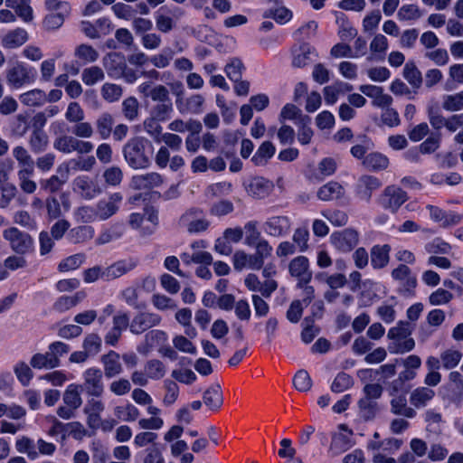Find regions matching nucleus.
Here are the masks:
<instances>
[{
  "label": "nucleus",
  "mask_w": 463,
  "mask_h": 463,
  "mask_svg": "<svg viewBox=\"0 0 463 463\" xmlns=\"http://www.w3.org/2000/svg\"><path fill=\"white\" fill-rule=\"evenodd\" d=\"M153 146L145 137L129 139L123 147V155L128 165L134 169H144L150 165Z\"/></svg>",
  "instance_id": "1"
},
{
  "label": "nucleus",
  "mask_w": 463,
  "mask_h": 463,
  "mask_svg": "<svg viewBox=\"0 0 463 463\" xmlns=\"http://www.w3.org/2000/svg\"><path fill=\"white\" fill-rule=\"evenodd\" d=\"M411 326L408 322L400 321L388 331V338L392 343L388 349L392 354H404L411 351L415 346L414 340L410 336Z\"/></svg>",
  "instance_id": "2"
},
{
  "label": "nucleus",
  "mask_w": 463,
  "mask_h": 463,
  "mask_svg": "<svg viewBox=\"0 0 463 463\" xmlns=\"http://www.w3.org/2000/svg\"><path fill=\"white\" fill-rule=\"evenodd\" d=\"M379 433L375 432L373 439L368 442V449L373 451V463H397V461L389 457L399 450L402 441L394 438L379 440Z\"/></svg>",
  "instance_id": "3"
},
{
  "label": "nucleus",
  "mask_w": 463,
  "mask_h": 463,
  "mask_svg": "<svg viewBox=\"0 0 463 463\" xmlns=\"http://www.w3.org/2000/svg\"><path fill=\"white\" fill-rule=\"evenodd\" d=\"M334 249L341 253H348L353 250L359 242V233L351 228L335 232L329 238Z\"/></svg>",
  "instance_id": "4"
},
{
  "label": "nucleus",
  "mask_w": 463,
  "mask_h": 463,
  "mask_svg": "<svg viewBox=\"0 0 463 463\" xmlns=\"http://www.w3.org/2000/svg\"><path fill=\"white\" fill-rule=\"evenodd\" d=\"M407 199V194L402 188L395 185H389L380 194L378 203L383 209L395 213Z\"/></svg>",
  "instance_id": "5"
},
{
  "label": "nucleus",
  "mask_w": 463,
  "mask_h": 463,
  "mask_svg": "<svg viewBox=\"0 0 463 463\" xmlns=\"http://www.w3.org/2000/svg\"><path fill=\"white\" fill-rule=\"evenodd\" d=\"M34 73L33 68L28 67L23 62H17L7 71L6 81L12 88L20 89L33 81Z\"/></svg>",
  "instance_id": "6"
},
{
  "label": "nucleus",
  "mask_w": 463,
  "mask_h": 463,
  "mask_svg": "<svg viewBox=\"0 0 463 463\" xmlns=\"http://www.w3.org/2000/svg\"><path fill=\"white\" fill-rule=\"evenodd\" d=\"M83 387L88 395L99 397L104 392L103 374L100 369L90 367L82 373Z\"/></svg>",
  "instance_id": "7"
},
{
  "label": "nucleus",
  "mask_w": 463,
  "mask_h": 463,
  "mask_svg": "<svg viewBox=\"0 0 463 463\" xmlns=\"http://www.w3.org/2000/svg\"><path fill=\"white\" fill-rule=\"evenodd\" d=\"M3 236L9 241L11 248L17 253L24 254L33 248V239L15 227L6 229Z\"/></svg>",
  "instance_id": "8"
},
{
  "label": "nucleus",
  "mask_w": 463,
  "mask_h": 463,
  "mask_svg": "<svg viewBox=\"0 0 463 463\" xmlns=\"http://www.w3.org/2000/svg\"><path fill=\"white\" fill-rule=\"evenodd\" d=\"M358 90L371 99L373 107L385 109L392 105V98L383 91V87L373 84L360 85Z\"/></svg>",
  "instance_id": "9"
},
{
  "label": "nucleus",
  "mask_w": 463,
  "mask_h": 463,
  "mask_svg": "<svg viewBox=\"0 0 463 463\" xmlns=\"http://www.w3.org/2000/svg\"><path fill=\"white\" fill-rule=\"evenodd\" d=\"M123 196L119 193H113L107 198L99 200L96 204L99 221H106L118 211Z\"/></svg>",
  "instance_id": "10"
},
{
  "label": "nucleus",
  "mask_w": 463,
  "mask_h": 463,
  "mask_svg": "<svg viewBox=\"0 0 463 463\" xmlns=\"http://www.w3.org/2000/svg\"><path fill=\"white\" fill-rule=\"evenodd\" d=\"M162 317L154 312H141L134 317L129 325V330L135 335H140L145 331L161 324Z\"/></svg>",
  "instance_id": "11"
},
{
  "label": "nucleus",
  "mask_w": 463,
  "mask_h": 463,
  "mask_svg": "<svg viewBox=\"0 0 463 463\" xmlns=\"http://www.w3.org/2000/svg\"><path fill=\"white\" fill-rule=\"evenodd\" d=\"M289 273L298 280V285L307 284L312 278L308 259L305 256L294 258L288 265Z\"/></svg>",
  "instance_id": "12"
},
{
  "label": "nucleus",
  "mask_w": 463,
  "mask_h": 463,
  "mask_svg": "<svg viewBox=\"0 0 463 463\" xmlns=\"http://www.w3.org/2000/svg\"><path fill=\"white\" fill-rule=\"evenodd\" d=\"M291 222L289 218L283 215L271 216L268 218L262 225L265 233L272 237L286 235L289 232Z\"/></svg>",
  "instance_id": "13"
},
{
  "label": "nucleus",
  "mask_w": 463,
  "mask_h": 463,
  "mask_svg": "<svg viewBox=\"0 0 463 463\" xmlns=\"http://www.w3.org/2000/svg\"><path fill=\"white\" fill-rule=\"evenodd\" d=\"M167 341L168 335L165 331L154 329L146 334L144 343L139 345L137 349L139 354L146 355L154 348L164 347Z\"/></svg>",
  "instance_id": "14"
},
{
  "label": "nucleus",
  "mask_w": 463,
  "mask_h": 463,
  "mask_svg": "<svg viewBox=\"0 0 463 463\" xmlns=\"http://www.w3.org/2000/svg\"><path fill=\"white\" fill-rule=\"evenodd\" d=\"M338 430L339 431L333 434L330 444V451L335 455L343 453L353 446L352 430L344 424L339 425Z\"/></svg>",
  "instance_id": "15"
},
{
  "label": "nucleus",
  "mask_w": 463,
  "mask_h": 463,
  "mask_svg": "<svg viewBox=\"0 0 463 463\" xmlns=\"http://www.w3.org/2000/svg\"><path fill=\"white\" fill-rule=\"evenodd\" d=\"M181 222L191 233L203 232L209 226V222L203 217V212L199 209H192L186 212L182 216Z\"/></svg>",
  "instance_id": "16"
},
{
  "label": "nucleus",
  "mask_w": 463,
  "mask_h": 463,
  "mask_svg": "<svg viewBox=\"0 0 463 463\" xmlns=\"http://www.w3.org/2000/svg\"><path fill=\"white\" fill-rule=\"evenodd\" d=\"M382 186L381 181L373 175L361 176L356 184V194L360 200L370 202L372 194L374 191Z\"/></svg>",
  "instance_id": "17"
},
{
  "label": "nucleus",
  "mask_w": 463,
  "mask_h": 463,
  "mask_svg": "<svg viewBox=\"0 0 463 463\" xmlns=\"http://www.w3.org/2000/svg\"><path fill=\"white\" fill-rule=\"evenodd\" d=\"M203 103L204 98L200 94H194L186 99L178 97L175 100L176 109L182 115L200 114Z\"/></svg>",
  "instance_id": "18"
},
{
  "label": "nucleus",
  "mask_w": 463,
  "mask_h": 463,
  "mask_svg": "<svg viewBox=\"0 0 463 463\" xmlns=\"http://www.w3.org/2000/svg\"><path fill=\"white\" fill-rule=\"evenodd\" d=\"M274 188V184L260 176L253 177L250 180L246 186V191L249 195L257 198L264 199L268 197Z\"/></svg>",
  "instance_id": "19"
},
{
  "label": "nucleus",
  "mask_w": 463,
  "mask_h": 463,
  "mask_svg": "<svg viewBox=\"0 0 463 463\" xmlns=\"http://www.w3.org/2000/svg\"><path fill=\"white\" fill-rule=\"evenodd\" d=\"M28 40V32L24 28L17 27L9 30L3 35L1 45L5 49H16L24 45Z\"/></svg>",
  "instance_id": "20"
},
{
  "label": "nucleus",
  "mask_w": 463,
  "mask_h": 463,
  "mask_svg": "<svg viewBox=\"0 0 463 463\" xmlns=\"http://www.w3.org/2000/svg\"><path fill=\"white\" fill-rule=\"evenodd\" d=\"M435 391L425 386H419L413 389L410 393V403L412 408L422 409L427 407L435 397Z\"/></svg>",
  "instance_id": "21"
},
{
  "label": "nucleus",
  "mask_w": 463,
  "mask_h": 463,
  "mask_svg": "<svg viewBox=\"0 0 463 463\" xmlns=\"http://www.w3.org/2000/svg\"><path fill=\"white\" fill-rule=\"evenodd\" d=\"M101 363L106 377L112 378L123 373V365L119 354L109 351L101 356Z\"/></svg>",
  "instance_id": "22"
},
{
  "label": "nucleus",
  "mask_w": 463,
  "mask_h": 463,
  "mask_svg": "<svg viewBox=\"0 0 463 463\" xmlns=\"http://www.w3.org/2000/svg\"><path fill=\"white\" fill-rule=\"evenodd\" d=\"M72 186L74 192L89 200L94 198L99 193L94 182L86 175L76 177L73 180Z\"/></svg>",
  "instance_id": "23"
},
{
  "label": "nucleus",
  "mask_w": 463,
  "mask_h": 463,
  "mask_svg": "<svg viewBox=\"0 0 463 463\" xmlns=\"http://www.w3.org/2000/svg\"><path fill=\"white\" fill-rule=\"evenodd\" d=\"M233 267L236 270L244 269L259 270L262 268L254 254H248L244 250H237L232 256Z\"/></svg>",
  "instance_id": "24"
},
{
  "label": "nucleus",
  "mask_w": 463,
  "mask_h": 463,
  "mask_svg": "<svg viewBox=\"0 0 463 463\" xmlns=\"http://www.w3.org/2000/svg\"><path fill=\"white\" fill-rule=\"evenodd\" d=\"M388 49V39L383 34H375L369 45L370 55L368 56L367 60L383 61L385 58Z\"/></svg>",
  "instance_id": "25"
},
{
  "label": "nucleus",
  "mask_w": 463,
  "mask_h": 463,
  "mask_svg": "<svg viewBox=\"0 0 463 463\" xmlns=\"http://www.w3.org/2000/svg\"><path fill=\"white\" fill-rule=\"evenodd\" d=\"M137 263L133 260H118L104 269L105 280L118 279L131 271Z\"/></svg>",
  "instance_id": "26"
},
{
  "label": "nucleus",
  "mask_w": 463,
  "mask_h": 463,
  "mask_svg": "<svg viewBox=\"0 0 463 463\" xmlns=\"http://www.w3.org/2000/svg\"><path fill=\"white\" fill-rule=\"evenodd\" d=\"M292 120L296 125L310 124V118L302 114L301 110L292 103H287L279 114V121Z\"/></svg>",
  "instance_id": "27"
},
{
  "label": "nucleus",
  "mask_w": 463,
  "mask_h": 463,
  "mask_svg": "<svg viewBox=\"0 0 463 463\" xmlns=\"http://www.w3.org/2000/svg\"><path fill=\"white\" fill-rule=\"evenodd\" d=\"M163 183L162 176L157 173H147L137 175L132 178V186L136 189H152L159 186Z\"/></svg>",
  "instance_id": "28"
},
{
  "label": "nucleus",
  "mask_w": 463,
  "mask_h": 463,
  "mask_svg": "<svg viewBox=\"0 0 463 463\" xmlns=\"http://www.w3.org/2000/svg\"><path fill=\"white\" fill-rule=\"evenodd\" d=\"M103 65L111 77H119L125 68V59L120 53L111 52L103 59Z\"/></svg>",
  "instance_id": "29"
},
{
  "label": "nucleus",
  "mask_w": 463,
  "mask_h": 463,
  "mask_svg": "<svg viewBox=\"0 0 463 463\" xmlns=\"http://www.w3.org/2000/svg\"><path fill=\"white\" fill-rule=\"evenodd\" d=\"M203 403L211 411H218L223 403L222 392L219 384L207 388L203 395Z\"/></svg>",
  "instance_id": "30"
},
{
  "label": "nucleus",
  "mask_w": 463,
  "mask_h": 463,
  "mask_svg": "<svg viewBox=\"0 0 463 463\" xmlns=\"http://www.w3.org/2000/svg\"><path fill=\"white\" fill-rule=\"evenodd\" d=\"M391 247L388 244L374 245L371 249V265L373 269H383L389 263Z\"/></svg>",
  "instance_id": "31"
},
{
  "label": "nucleus",
  "mask_w": 463,
  "mask_h": 463,
  "mask_svg": "<svg viewBox=\"0 0 463 463\" xmlns=\"http://www.w3.org/2000/svg\"><path fill=\"white\" fill-rule=\"evenodd\" d=\"M168 129L173 132L184 133L189 131L191 134H199L202 130V124L196 119L190 118L184 121L180 118H176L171 121L168 126Z\"/></svg>",
  "instance_id": "32"
},
{
  "label": "nucleus",
  "mask_w": 463,
  "mask_h": 463,
  "mask_svg": "<svg viewBox=\"0 0 463 463\" xmlns=\"http://www.w3.org/2000/svg\"><path fill=\"white\" fill-rule=\"evenodd\" d=\"M316 56L315 50L309 44L304 43L293 51L292 64L298 68L306 66Z\"/></svg>",
  "instance_id": "33"
},
{
  "label": "nucleus",
  "mask_w": 463,
  "mask_h": 463,
  "mask_svg": "<svg viewBox=\"0 0 463 463\" xmlns=\"http://www.w3.org/2000/svg\"><path fill=\"white\" fill-rule=\"evenodd\" d=\"M5 5L7 7L14 9L16 14L24 23L33 20V10L30 5V0H5Z\"/></svg>",
  "instance_id": "34"
},
{
  "label": "nucleus",
  "mask_w": 463,
  "mask_h": 463,
  "mask_svg": "<svg viewBox=\"0 0 463 463\" xmlns=\"http://www.w3.org/2000/svg\"><path fill=\"white\" fill-rule=\"evenodd\" d=\"M167 13H171L166 9V7H162L156 14V25L157 30L162 33H168L175 27V21L173 17L167 14ZM173 15L178 17L181 15V12L178 10L172 12Z\"/></svg>",
  "instance_id": "35"
},
{
  "label": "nucleus",
  "mask_w": 463,
  "mask_h": 463,
  "mask_svg": "<svg viewBox=\"0 0 463 463\" xmlns=\"http://www.w3.org/2000/svg\"><path fill=\"white\" fill-rule=\"evenodd\" d=\"M344 187L336 182H329L321 186L317 191V197L322 201H331L343 197Z\"/></svg>",
  "instance_id": "36"
},
{
  "label": "nucleus",
  "mask_w": 463,
  "mask_h": 463,
  "mask_svg": "<svg viewBox=\"0 0 463 463\" xmlns=\"http://www.w3.org/2000/svg\"><path fill=\"white\" fill-rule=\"evenodd\" d=\"M398 360H395L397 362ZM396 373V363H391L382 365L379 369H363L358 371V376L362 381L374 379L377 374L381 373L385 378L392 377Z\"/></svg>",
  "instance_id": "37"
},
{
  "label": "nucleus",
  "mask_w": 463,
  "mask_h": 463,
  "mask_svg": "<svg viewBox=\"0 0 463 463\" xmlns=\"http://www.w3.org/2000/svg\"><path fill=\"white\" fill-rule=\"evenodd\" d=\"M22 104L27 107H39L47 102L46 93L40 89H33L19 96Z\"/></svg>",
  "instance_id": "38"
},
{
  "label": "nucleus",
  "mask_w": 463,
  "mask_h": 463,
  "mask_svg": "<svg viewBox=\"0 0 463 463\" xmlns=\"http://www.w3.org/2000/svg\"><path fill=\"white\" fill-rule=\"evenodd\" d=\"M81 386L76 383H71L67 386L63 393V402L68 407L74 410L80 408L82 404V398L80 395Z\"/></svg>",
  "instance_id": "39"
},
{
  "label": "nucleus",
  "mask_w": 463,
  "mask_h": 463,
  "mask_svg": "<svg viewBox=\"0 0 463 463\" xmlns=\"http://www.w3.org/2000/svg\"><path fill=\"white\" fill-rule=\"evenodd\" d=\"M30 364L35 369H53L59 366L49 349L44 354H34L30 359Z\"/></svg>",
  "instance_id": "40"
},
{
  "label": "nucleus",
  "mask_w": 463,
  "mask_h": 463,
  "mask_svg": "<svg viewBox=\"0 0 463 463\" xmlns=\"http://www.w3.org/2000/svg\"><path fill=\"white\" fill-rule=\"evenodd\" d=\"M392 411L395 414L405 416L407 418H414L416 411L407 405V400L404 395L394 396L391 401Z\"/></svg>",
  "instance_id": "41"
},
{
  "label": "nucleus",
  "mask_w": 463,
  "mask_h": 463,
  "mask_svg": "<svg viewBox=\"0 0 463 463\" xmlns=\"http://www.w3.org/2000/svg\"><path fill=\"white\" fill-rule=\"evenodd\" d=\"M114 414L121 421L132 422L138 419L140 411L134 404L128 402L115 407Z\"/></svg>",
  "instance_id": "42"
},
{
  "label": "nucleus",
  "mask_w": 463,
  "mask_h": 463,
  "mask_svg": "<svg viewBox=\"0 0 463 463\" xmlns=\"http://www.w3.org/2000/svg\"><path fill=\"white\" fill-rule=\"evenodd\" d=\"M336 22L339 25L337 34L342 41H351L355 38L357 30L345 19L344 14H336Z\"/></svg>",
  "instance_id": "43"
},
{
  "label": "nucleus",
  "mask_w": 463,
  "mask_h": 463,
  "mask_svg": "<svg viewBox=\"0 0 463 463\" xmlns=\"http://www.w3.org/2000/svg\"><path fill=\"white\" fill-rule=\"evenodd\" d=\"M13 156L17 161L20 169L26 171H33L34 164L28 151L22 146H16L13 148Z\"/></svg>",
  "instance_id": "44"
},
{
  "label": "nucleus",
  "mask_w": 463,
  "mask_h": 463,
  "mask_svg": "<svg viewBox=\"0 0 463 463\" xmlns=\"http://www.w3.org/2000/svg\"><path fill=\"white\" fill-rule=\"evenodd\" d=\"M364 165L369 169L379 171L387 168L389 159L381 153H371L364 157Z\"/></svg>",
  "instance_id": "45"
},
{
  "label": "nucleus",
  "mask_w": 463,
  "mask_h": 463,
  "mask_svg": "<svg viewBox=\"0 0 463 463\" xmlns=\"http://www.w3.org/2000/svg\"><path fill=\"white\" fill-rule=\"evenodd\" d=\"M352 89V86L348 85L347 83L344 82H337L334 85L326 86L324 89V98L325 101L327 105H333L335 104L339 95L345 90H350Z\"/></svg>",
  "instance_id": "46"
},
{
  "label": "nucleus",
  "mask_w": 463,
  "mask_h": 463,
  "mask_svg": "<svg viewBox=\"0 0 463 463\" xmlns=\"http://www.w3.org/2000/svg\"><path fill=\"white\" fill-rule=\"evenodd\" d=\"M275 151L276 148L273 144L269 141H265L258 148L252 157V161L257 165H265L267 161L274 156Z\"/></svg>",
  "instance_id": "47"
},
{
  "label": "nucleus",
  "mask_w": 463,
  "mask_h": 463,
  "mask_svg": "<svg viewBox=\"0 0 463 463\" xmlns=\"http://www.w3.org/2000/svg\"><path fill=\"white\" fill-rule=\"evenodd\" d=\"M15 449L17 452L26 454L31 459L38 458V452L33 440L26 436H20L16 439Z\"/></svg>",
  "instance_id": "48"
},
{
  "label": "nucleus",
  "mask_w": 463,
  "mask_h": 463,
  "mask_svg": "<svg viewBox=\"0 0 463 463\" xmlns=\"http://www.w3.org/2000/svg\"><path fill=\"white\" fill-rule=\"evenodd\" d=\"M145 372L151 380H160L166 373V367L163 362L157 359H152L146 363Z\"/></svg>",
  "instance_id": "49"
},
{
  "label": "nucleus",
  "mask_w": 463,
  "mask_h": 463,
  "mask_svg": "<svg viewBox=\"0 0 463 463\" xmlns=\"http://www.w3.org/2000/svg\"><path fill=\"white\" fill-rule=\"evenodd\" d=\"M191 248L194 250V263L210 265L213 262L211 253L203 250L205 248L203 241L193 242Z\"/></svg>",
  "instance_id": "50"
},
{
  "label": "nucleus",
  "mask_w": 463,
  "mask_h": 463,
  "mask_svg": "<svg viewBox=\"0 0 463 463\" xmlns=\"http://www.w3.org/2000/svg\"><path fill=\"white\" fill-rule=\"evenodd\" d=\"M113 125V117L109 113H103L98 118L96 121V127L98 133L102 139H107L109 137Z\"/></svg>",
  "instance_id": "51"
},
{
  "label": "nucleus",
  "mask_w": 463,
  "mask_h": 463,
  "mask_svg": "<svg viewBox=\"0 0 463 463\" xmlns=\"http://www.w3.org/2000/svg\"><path fill=\"white\" fill-rule=\"evenodd\" d=\"M243 233H245L244 243L251 247L258 241L263 239L260 232L258 229V223L254 221H250L245 223L243 227Z\"/></svg>",
  "instance_id": "52"
},
{
  "label": "nucleus",
  "mask_w": 463,
  "mask_h": 463,
  "mask_svg": "<svg viewBox=\"0 0 463 463\" xmlns=\"http://www.w3.org/2000/svg\"><path fill=\"white\" fill-rule=\"evenodd\" d=\"M462 358V353L457 349H447L440 354L442 367L449 370L455 368Z\"/></svg>",
  "instance_id": "53"
},
{
  "label": "nucleus",
  "mask_w": 463,
  "mask_h": 463,
  "mask_svg": "<svg viewBox=\"0 0 463 463\" xmlns=\"http://www.w3.org/2000/svg\"><path fill=\"white\" fill-rule=\"evenodd\" d=\"M442 108L447 111H459L463 109V94L462 91L445 95L442 99Z\"/></svg>",
  "instance_id": "54"
},
{
  "label": "nucleus",
  "mask_w": 463,
  "mask_h": 463,
  "mask_svg": "<svg viewBox=\"0 0 463 463\" xmlns=\"http://www.w3.org/2000/svg\"><path fill=\"white\" fill-rule=\"evenodd\" d=\"M403 77L413 87L418 88L421 84V73L414 62L408 61L403 68Z\"/></svg>",
  "instance_id": "55"
},
{
  "label": "nucleus",
  "mask_w": 463,
  "mask_h": 463,
  "mask_svg": "<svg viewBox=\"0 0 463 463\" xmlns=\"http://www.w3.org/2000/svg\"><path fill=\"white\" fill-rule=\"evenodd\" d=\"M264 17L273 18L277 23L285 24L292 18V13L285 6L271 8L264 13Z\"/></svg>",
  "instance_id": "56"
},
{
  "label": "nucleus",
  "mask_w": 463,
  "mask_h": 463,
  "mask_svg": "<svg viewBox=\"0 0 463 463\" xmlns=\"http://www.w3.org/2000/svg\"><path fill=\"white\" fill-rule=\"evenodd\" d=\"M101 344V338L98 335L90 334L84 338L82 347L90 356H95L100 352Z\"/></svg>",
  "instance_id": "57"
},
{
  "label": "nucleus",
  "mask_w": 463,
  "mask_h": 463,
  "mask_svg": "<svg viewBox=\"0 0 463 463\" xmlns=\"http://www.w3.org/2000/svg\"><path fill=\"white\" fill-rule=\"evenodd\" d=\"M48 138L43 129L34 128L29 139V144L33 152H41L47 146Z\"/></svg>",
  "instance_id": "58"
},
{
  "label": "nucleus",
  "mask_w": 463,
  "mask_h": 463,
  "mask_svg": "<svg viewBox=\"0 0 463 463\" xmlns=\"http://www.w3.org/2000/svg\"><path fill=\"white\" fill-rule=\"evenodd\" d=\"M94 228L91 226H79L70 232V236L75 243L83 242L93 238Z\"/></svg>",
  "instance_id": "59"
},
{
  "label": "nucleus",
  "mask_w": 463,
  "mask_h": 463,
  "mask_svg": "<svg viewBox=\"0 0 463 463\" xmlns=\"http://www.w3.org/2000/svg\"><path fill=\"white\" fill-rule=\"evenodd\" d=\"M85 261V255L78 253L62 260L58 269L61 272H68L78 269Z\"/></svg>",
  "instance_id": "60"
},
{
  "label": "nucleus",
  "mask_w": 463,
  "mask_h": 463,
  "mask_svg": "<svg viewBox=\"0 0 463 463\" xmlns=\"http://www.w3.org/2000/svg\"><path fill=\"white\" fill-rule=\"evenodd\" d=\"M75 219L77 222L88 223L92 222L98 220L96 207L90 206V205H84L81 207H79L75 211Z\"/></svg>",
  "instance_id": "61"
},
{
  "label": "nucleus",
  "mask_w": 463,
  "mask_h": 463,
  "mask_svg": "<svg viewBox=\"0 0 463 463\" xmlns=\"http://www.w3.org/2000/svg\"><path fill=\"white\" fill-rule=\"evenodd\" d=\"M422 16V12L417 5H404L398 11V18L402 21L417 20Z\"/></svg>",
  "instance_id": "62"
},
{
  "label": "nucleus",
  "mask_w": 463,
  "mask_h": 463,
  "mask_svg": "<svg viewBox=\"0 0 463 463\" xmlns=\"http://www.w3.org/2000/svg\"><path fill=\"white\" fill-rule=\"evenodd\" d=\"M293 385L299 392H307L312 387V380L306 370H299L293 378Z\"/></svg>",
  "instance_id": "63"
},
{
  "label": "nucleus",
  "mask_w": 463,
  "mask_h": 463,
  "mask_svg": "<svg viewBox=\"0 0 463 463\" xmlns=\"http://www.w3.org/2000/svg\"><path fill=\"white\" fill-rule=\"evenodd\" d=\"M353 385L352 377L345 373H339L331 384V391L336 393L348 390Z\"/></svg>",
  "instance_id": "64"
}]
</instances>
